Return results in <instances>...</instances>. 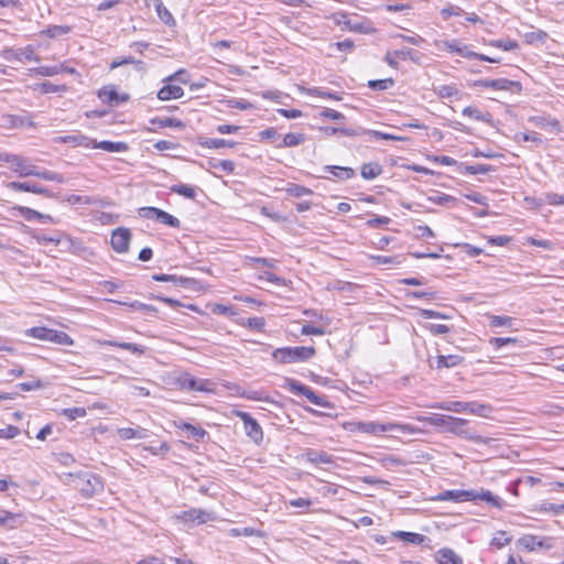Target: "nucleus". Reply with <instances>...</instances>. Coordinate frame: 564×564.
Masks as SVG:
<instances>
[{
    "label": "nucleus",
    "instance_id": "nucleus-28",
    "mask_svg": "<svg viewBox=\"0 0 564 564\" xmlns=\"http://www.w3.org/2000/svg\"><path fill=\"white\" fill-rule=\"evenodd\" d=\"M438 564H463V560L451 549H441L436 553Z\"/></svg>",
    "mask_w": 564,
    "mask_h": 564
},
{
    "label": "nucleus",
    "instance_id": "nucleus-46",
    "mask_svg": "<svg viewBox=\"0 0 564 564\" xmlns=\"http://www.w3.org/2000/svg\"><path fill=\"white\" fill-rule=\"evenodd\" d=\"M158 223L164 224L172 228H180L181 221L175 216L164 212L161 209V213L159 214V217L156 219Z\"/></svg>",
    "mask_w": 564,
    "mask_h": 564
},
{
    "label": "nucleus",
    "instance_id": "nucleus-44",
    "mask_svg": "<svg viewBox=\"0 0 564 564\" xmlns=\"http://www.w3.org/2000/svg\"><path fill=\"white\" fill-rule=\"evenodd\" d=\"M343 19L344 21H339V23H343L349 31L358 33L368 32V28L365 25L364 22L349 20L347 19L346 14H343Z\"/></svg>",
    "mask_w": 564,
    "mask_h": 564
},
{
    "label": "nucleus",
    "instance_id": "nucleus-12",
    "mask_svg": "<svg viewBox=\"0 0 564 564\" xmlns=\"http://www.w3.org/2000/svg\"><path fill=\"white\" fill-rule=\"evenodd\" d=\"M131 232L128 228H117L111 234V246L118 253H124L129 249Z\"/></svg>",
    "mask_w": 564,
    "mask_h": 564
},
{
    "label": "nucleus",
    "instance_id": "nucleus-37",
    "mask_svg": "<svg viewBox=\"0 0 564 564\" xmlns=\"http://www.w3.org/2000/svg\"><path fill=\"white\" fill-rule=\"evenodd\" d=\"M63 141L66 143H74L75 145L84 147V148H93L94 139L86 137L84 134H70L63 138Z\"/></svg>",
    "mask_w": 564,
    "mask_h": 564
},
{
    "label": "nucleus",
    "instance_id": "nucleus-57",
    "mask_svg": "<svg viewBox=\"0 0 564 564\" xmlns=\"http://www.w3.org/2000/svg\"><path fill=\"white\" fill-rule=\"evenodd\" d=\"M86 413L87 412L85 408H68L62 411V414L69 421L76 420L78 417H84Z\"/></svg>",
    "mask_w": 564,
    "mask_h": 564
},
{
    "label": "nucleus",
    "instance_id": "nucleus-49",
    "mask_svg": "<svg viewBox=\"0 0 564 564\" xmlns=\"http://www.w3.org/2000/svg\"><path fill=\"white\" fill-rule=\"evenodd\" d=\"M180 429L187 431L196 441H200L205 435H207V432L204 429L194 426L186 422L182 423Z\"/></svg>",
    "mask_w": 564,
    "mask_h": 564
},
{
    "label": "nucleus",
    "instance_id": "nucleus-30",
    "mask_svg": "<svg viewBox=\"0 0 564 564\" xmlns=\"http://www.w3.org/2000/svg\"><path fill=\"white\" fill-rule=\"evenodd\" d=\"M392 535L411 544H422L426 540V536L423 534L406 531H394Z\"/></svg>",
    "mask_w": 564,
    "mask_h": 564
},
{
    "label": "nucleus",
    "instance_id": "nucleus-13",
    "mask_svg": "<svg viewBox=\"0 0 564 564\" xmlns=\"http://www.w3.org/2000/svg\"><path fill=\"white\" fill-rule=\"evenodd\" d=\"M302 457L306 463L314 466L332 465L335 463L333 455L325 451H317L313 448H307Z\"/></svg>",
    "mask_w": 564,
    "mask_h": 564
},
{
    "label": "nucleus",
    "instance_id": "nucleus-55",
    "mask_svg": "<svg viewBox=\"0 0 564 564\" xmlns=\"http://www.w3.org/2000/svg\"><path fill=\"white\" fill-rule=\"evenodd\" d=\"M15 209L28 221L36 220V217H42V213L25 206H18Z\"/></svg>",
    "mask_w": 564,
    "mask_h": 564
},
{
    "label": "nucleus",
    "instance_id": "nucleus-63",
    "mask_svg": "<svg viewBox=\"0 0 564 564\" xmlns=\"http://www.w3.org/2000/svg\"><path fill=\"white\" fill-rule=\"evenodd\" d=\"M321 117L330 119V120H335V121H341L345 119V116L341 112L334 110V109H329V108H325L321 112Z\"/></svg>",
    "mask_w": 564,
    "mask_h": 564
},
{
    "label": "nucleus",
    "instance_id": "nucleus-64",
    "mask_svg": "<svg viewBox=\"0 0 564 564\" xmlns=\"http://www.w3.org/2000/svg\"><path fill=\"white\" fill-rule=\"evenodd\" d=\"M160 213H161V209H159L156 207H143L140 209V216L148 218V219H153L155 221H156Z\"/></svg>",
    "mask_w": 564,
    "mask_h": 564
},
{
    "label": "nucleus",
    "instance_id": "nucleus-24",
    "mask_svg": "<svg viewBox=\"0 0 564 564\" xmlns=\"http://www.w3.org/2000/svg\"><path fill=\"white\" fill-rule=\"evenodd\" d=\"M473 494L475 496V500H484L497 509H502L505 507V501L499 496L491 494L489 490H473Z\"/></svg>",
    "mask_w": 564,
    "mask_h": 564
},
{
    "label": "nucleus",
    "instance_id": "nucleus-19",
    "mask_svg": "<svg viewBox=\"0 0 564 564\" xmlns=\"http://www.w3.org/2000/svg\"><path fill=\"white\" fill-rule=\"evenodd\" d=\"M98 97L102 102L111 106H118L119 104L129 99L128 95L120 96L112 86H105L99 89Z\"/></svg>",
    "mask_w": 564,
    "mask_h": 564
},
{
    "label": "nucleus",
    "instance_id": "nucleus-15",
    "mask_svg": "<svg viewBox=\"0 0 564 564\" xmlns=\"http://www.w3.org/2000/svg\"><path fill=\"white\" fill-rule=\"evenodd\" d=\"M7 187L15 191V192H29L34 194L44 195L46 197H52L53 194L46 187L40 186L35 183L31 182H10L7 184Z\"/></svg>",
    "mask_w": 564,
    "mask_h": 564
},
{
    "label": "nucleus",
    "instance_id": "nucleus-36",
    "mask_svg": "<svg viewBox=\"0 0 564 564\" xmlns=\"http://www.w3.org/2000/svg\"><path fill=\"white\" fill-rule=\"evenodd\" d=\"M32 176H37L42 180L50 181V182H56V183H64L65 178L62 174L50 171V170H41L39 166H35V173H33Z\"/></svg>",
    "mask_w": 564,
    "mask_h": 564
},
{
    "label": "nucleus",
    "instance_id": "nucleus-3",
    "mask_svg": "<svg viewBox=\"0 0 564 564\" xmlns=\"http://www.w3.org/2000/svg\"><path fill=\"white\" fill-rule=\"evenodd\" d=\"M352 431H358L366 434L378 435L387 432H400L402 434H415L420 430L411 424H402L394 422L377 423V422H356L352 423Z\"/></svg>",
    "mask_w": 564,
    "mask_h": 564
},
{
    "label": "nucleus",
    "instance_id": "nucleus-54",
    "mask_svg": "<svg viewBox=\"0 0 564 564\" xmlns=\"http://www.w3.org/2000/svg\"><path fill=\"white\" fill-rule=\"evenodd\" d=\"M427 199L433 204L442 206L449 204L454 205L457 200L455 197L443 193H437L433 196H430Z\"/></svg>",
    "mask_w": 564,
    "mask_h": 564
},
{
    "label": "nucleus",
    "instance_id": "nucleus-21",
    "mask_svg": "<svg viewBox=\"0 0 564 564\" xmlns=\"http://www.w3.org/2000/svg\"><path fill=\"white\" fill-rule=\"evenodd\" d=\"M152 279L158 282H172L175 285H181L185 289L191 288L194 284V280L191 278H182L174 274L158 273L153 274Z\"/></svg>",
    "mask_w": 564,
    "mask_h": 564
},
{
    "label": "nucleus",
    "instance_id": "nucleus-4",
    "mask_svg": "<svg viewBox=\"0 0 564 564\" xmlns=\"http://www.w3.org/2000/svg\"><path fill=\"white\" fill-rule=\"evenodd\" d=\"M315 356L314 347H282L272 352V358L279 364L303 362Z\"/></svg>",
    "mask_w": 564,
    "mask_h": 564
},
{
    "label": "nucleus",
    "instance_id": "nucleus-33",
    "mask_svg": "<svg viewBox=\"0 0 564 564\" xmlns=\"http://www.w3.org/2000/svg\"><path fill=\"white\" fill-rule=\"evenodd\" d=\"M21 523V514L7 510L0 511V525L13 529Z\"/></svg>",
    "mask_w": 564,
    "mask_h": 564
},
{
    "label": "nucleus",
    "instance_id": "nucleus-56",
    "mask_svg": "<svg viewBox=\"0 0 564 564\" xmlns=\"http://www.w3.org/2000/svg\"><path fill=\"white\" fill-rule=\"evenodd\" d=\"M518 343V339L517 338H511V337H491L489 339V344L495 348V349H500L502 348L503 346L506 345H516Z\"/></svg>",
    "mask_w": 564,
    "mask_h": 564
},
{
    "label": "nucleus",
    "instance_id": "nucleus-50",
    "mask_svg": "<svg viewBox=\"0 0 564 564\" xmlns=\"http://www.w3.org/2000/svg\"><path fill=\"white\" fill-rule=\"evenodd\" d=\"M33 72L40 76H55L63 73V65L40 66L34 68Z\"/></svg>",
    "mask_w": 564,
    "mask_h": 564
},
{
    "label": "nucleus",
    "instance_id": "nucleus-7",
    "mask_svg": "<svg viewBox=\"0 0 564 564\" xmlns=\"http://www.w3.org/2000/svg\"><path fill=\"white\" fill-rule=\"evenodd\" d=\"M518 544L529 552L550 550L553 547V539L527 534L518 540Z\"/></svg>",
    "mask_w": 564,
    "mask_h": 564
},
{
    "label": "nucleus",
    "instance_id": "nucleus-1",
    "mask_svg": "<svg viewBox=\"0 0 564 564\" xmlns=\"http://www.w3.org/2000/svg\"><path fill=\"white\" fill-rule=\"evenodd\" d=\"M417 420L432 426L444 427L447 432L476 444L489 445L495 441L494 438L478 435L473 430L465 429V425L468 423L465 419L445 414H432L430 416H419Z\"/></svg>",
    "mask_w": 564,
    "mask_h": 564
},
{
    "label": "nucleus",
    "instance_id": "nucleus-8",
    "mask_svg": "<svg viewBox=\"0 0 564 564\" xmlns=\"http://www.w3.org/2000/svg\"><path fill=\"white\" fill-rule=\"evenodd\" d=\"M180 386L186 391L214 392L215 384L207 379H196L189 375H184L178 379Z\"/></svg>",
    "mask_w": 564,
    "mask_h": 564
},
{
    "label": "nucleus",
    "instance_id": "nucleus-41",
    "mask_svg": "<svg viewBox=\"0 0 564 564\" xmlns=\"http://www.w3.org/2000/svg\"><path fill=\"white\" fill-rule=\"evenodd\" d=\"M127 64H133L135 69H138V70H143L144 69V63L142 61L134 59L131 56L113 59L110 63V69H115V68H118V67H120L122 65H127Z\"/></svg>",
    "mask_w": 564,
    "mask_h": 564
},
{
    "label": "nucleus",
    "instance_id": "nucleus-2",
    "mask_svg": "<svg viewBox=\"0 0 564 564\" xmlns=\"http://www.w3.org/2000/svg\"><path fill=\"white\" fill-rule=\"evenodd\" d=\"M68 484L73 485L84 497H93L104 489L102 480L99 476L90 471H80L68 474Z\"/></svg>",
    "mask_w": 564,
    "mask_h": 564
},
{
    "label": "nucleus",
    "instance_id": "nucleus-31",
    "mask_svg": "<svg viewBox=\"0 0 564 564\" xmlns=\"http://www.w3.org/2000/svg\"><path fill=\"white\" fill-rule=\"evenodd\" d=\"M324 170L339 180H349L355 176L354 169L347 166L326 165Z\"/></svg>",
    "mask_w": 564,
    "mask_h": 564
},
{
    "label": "nucleus",
    "instance_id": "nucleus-40",
    "mask_svg": "<svg viewBox=\"0 0 564 564\" xmlns=\"http://www.w3.org/2000/svg\"><path fill=\"white\" fill-rule=\"evenodd\" d=\"M305 141V135L303 133H286L282 140V143L279 145L280 148H292L296 147Z\"/></svg>",
    "mask_w": 564,
    "mask_h": 564
},
{
    "label": "nucleus",
    "instance_id": "nucleus-51",
    "mask_svg": "<svg viewBox=\"0 0 564 564\" xmlns=\"http://www.w3.org/2000/svg\"><path fill=\"white\" fill-rule=\"evenodd\" d=\"M286 193L290 196H293V197H303V196L312 195L313 191L310 189L308 187L303 186V185L291 184L286 188Z\"/></svg>",
    "mask_w": 564,
    "mask_h": 564
},
{
    "label": "nucleus",
    "instance_id": "nucleus-20",
    "mask_svg": "<svg viewBox=\"0 0 564 564\" xmlns=\"http://www.w3.org/2000/svg\"><path fill=\"white\" fill-rule=\"evenodd\" d=\"M148 7L153 6L160 20L166 25H174L175 20L172 13L164 7L162 0H144Z\"/></svg>",
    "mask_w": 564,
    "mask_h": 564
},
{
    "label": "nucleus",
    "instance_id": "nucleus-43",
    "mask_svg": "<svg viewBox=\"0 0 564 564\" xmlns=\"http://www.w3.org/2000/svg\"><path fill=\"white\" fill-rule=\"evenodd\" d=\"M371 258L379 265H398L404 260L402 256H372Z\"/></svg>",
    "mask_w": 564,
    "mask_h": 564
},
{
    "label": "nucleus",
    "instance_id": "nucleus-26",
    "mask_svg": "<svg viewBox=\"0 0 564 564\" xmlns=\"http://www.w3.org/2000/svg\"><path fill=\"white\" fill-rule=\"evenodd\" d=\"M128 144L124 142H113V141H96L94 139L93 149L104 150L106 152L115 153V152H126L128 150Z\"/></svg>",
    "mask_w": 564,
    "mask_h": 564
},
{
    "label": "nucleus",
    "instance_id": "nucleus-47",
    "mask_svg": "<svg viewBox=\"0 0 564 564\" xmlns=\"http://www.w3.org/2000/svg\"><path fill=\"white\" fill-rule=\"evenodd\" d=\"M445 47L449 52H455V53L459 54L463 57H467L468 53H474L473 51H469L466 45H462L456 40L445 42Z\"/></svg>",
    "mask_w": 564,
    "mask_h": 564
},
{
    "label": "nucleus",
    "instance_id": "nucleus-22",
    "mask_svg": "<svg viewBox=\"0 0 564 564\" xmlns=\"http://www.w3.org/2000/svg\"><path fill=\"white\" fill-rule=\"evenodd\" d=\"M434 408L454 412V413H469L470 412V402L463 401H443L434 405Z\"/></svg>",
    "mask_w": 564,
    "mask_h": 564
},
{
    "label": "nucleus",
    "instance_id": "nucleus-61",
    "mask_svg": "<svg viewBox=\"0 0 564 564\" xmlns=\"http://www.w3.org/2000/svg\"><path fill=\"white\" fill-rule=\"evenodd\" d=\"M463 116L473 118L477 121H485V116L481 113V111L476 107H466L463 109Z\"/></svg>",
    "mask_w": 564,
    "mask_h": 564
},
{
    "label": "nucleus",
    "instance_id": "nucleus-23",
    "mask_svg": "<svg viewBox=\"0 0 564 564\" xmlns=\"http://www.w3.org/2000/svg\"><path fill=\"white\" fill-rule=\"evenodd\" d=\"M184 95V90L178 85H173L169 83L167 85L163 86L158 91V98L160 100H171V99H177L181 98Z\"/></svg>",
    "mask_w": 564,
    "mask_h": 564
},
{
    "label": "nucleus",
    "instance_id": "nucleus-25",
    "mask_svg": "<svg viewBox=\"0 0 564 564\" xmlns=\"http://www.w3.org/2000/svg\"><path fill=\"white\" fill-rule=\"evenodd\" d=\"M117 435L122 441H129V440H133V438L142 440V438L147 437L148 434H147L145 429H143L141 426H137L135 429H133V427L118 429Z\"/></svg>",
    "mask_w": 564,
    "mask_h": 564
},
{
    "label": "nucleus",
    "instance_id": "nucleus-6",
    "mask_svg": "<svg viewBox=\"0 0 564 564\" xmlns=\"http://www.w3.org/2000/svg\"><path fill=\"white\" fill-rule=\"evenodd\" d=\"M26 334L33 338L55 343L63 346H72L74 340L65 332L46 328L43 326L32 327L26 330Z\"/></svg>",
    "mask_w": 564,
    "mask_h": 564
},
{
    "label": "nucleus",
    "instance_id": "nucleus-35",
    "mask_svg": "<svg viewBox=\"0 0 564 564\" xmlns=\"http://www.w3.org/2000/svg\"><path fill=\"white\" fill-rule=\"evenodd\" d=\"M382 173V166L379 163H365L361 166L360 175L365 180H373Z\"/></svg>",
    "mask_w": 564,
    "mask_h": 564
},
{
    "label": "nucleus",
    "instance_id": "nucleus-34",
    "mask_svg": "<svg viewBox=\"0 0 564 564\" xmlns=\"http://www.w3.org/2000/svg\"><path fill=\"white\" fill-rule=\"evenodd\" d=\"M463 362V357L458 355H440L436 360V368H453Z\"/></svg>",
    "mask_w": 564,
    "mask_h": 564
},
{
    "label": "nucleus",
    "instance_id": "nucleus-16",
    "mask_svg": "<svg viewBox=\"0 0 564 564\" xmlns=\"http://www.w3.org/2000/svg\"><path fill=\"white\" fill-rule=\"evenodd\" d=\"M35 166L29 158L17 154L10 167L20 177H28L35 173Z\"/></svg>",
    "mask_w": 564,
    "mask_h": 564
},
{
    "label": "nucleus",
    "instance_id": "nucleus-29",
    "mask_svg": "<svg viewBox=\"0 0 564 564\" xmlns=\"http://www.w3.org/2000/svg\"><path fill=\"white\" fill-rule=\"evenodd\" d=\"M203 148L207 149H220V148H234L237 143L235 141L216 138H205L199 141Z\"/></svg>",
    "mask_w": 564,
    "mask_h": 564
},
{
    "label": "nucleus",
    "instance_id": "nucleus-14",
    "mask_svg": "<svg viewBox=\"0 0 564 564\" xmlns=\"http://www.w3.org/2000/svg\"><path fill=\"white\" fill-rule=\"evenodd\" d=\"M4 58L9 62L18 61V62H31L39 61L37 55L34 54V50L31 45H28L22 48H10L4 52Z\"/></svg>",
    "mask_w": 564,
    "mask_h": 564
},
{
    "label": "nucleus",
    "instance_id": "nucleus-62",
    "mask_svg": "<svg viewBox=\"0 0 564 564\" xmlns=\"http://www.w3.org/2000/svg\"><path fill=\"white\" fill-rule=\"evenodd\" d=\"M424 327L433 335H443V334H447L451 330L448 326L443 325V324L430 323V324H426Z\"/></svg>",
    "mask_w": 564,
    "mask_h": 564
},
{
    "label": "nucleus",
    "instance_id": "nucleus-45",
    "mask_svg": "<svg viewBox=\"0 0 564 564\" xmlns=\"http://www.w3.org/2000/svg\"><path fill=\"white\" fill-rule=\"evenodd\" d=\"M441 98H452L459 95V90L454 85H441L434 89Z\"/></svg>",
    "mask_w": 564,
    "mask_h": 564
},
{
    "label": "nucleus",
    "instance_id": "nucleus-27",
    "mask_svg": "<svg viewBox=\"0 0 564 564\" xmlns=\"http://www.w3.org/2000/svg\"><path fill=\"white\" fill-rule=\"evenodd\" d=\"M326 135L344 134L346 137H359L366 133L362 128H343V127H325L323 129Z\"/></svg>",
    "mask_w": 564,
    "mask_h": 564
},
{
    "label": "nucleus",
    "instance_id": "nucleus-10",
    "mask_svg": "<svg viewBox=\"0 0 564 564\" xmlns=\"http://www.w3.org/2000/svg\"><path fill=\"white\" fill-rule=\"evenodd\" d=\"M177 519L183 522H196L197 524H203L208 521H214L216 516L212 511L192 508L189 510L183 511L176 516Z\"/></svg>",
    "mask_w": 564,
    "mask_h": 564
},
{
    "label": "nucleus",
    "instance_id": "nucleus-18",
    "mask_svg": "<svg viewBox=\"0 0 564 564\" xmlns=\"http://www.w3.org/2000/svg\"><path fill=\"white\" fill-rule=\"evenodd\" d=\"M529 122L540 129L561 132V123L557 119L550 116H531Z\"/></svg>",
    "mask_w": 564,
    "mask_h": 564
},
{
    "label": "nucleus",
    "instance_id": "nucleus-58",
    "mask_svg": "<svg viewBox=\"0 0 564 564\" xmlns=\"http://www.w3.org/2000/svg\"><path fill=\"white\" fill-rule=\"evenodd\" d=\"M40 89L43 94H53V93L65 91L66 87L64 85L58 86L51 82H44L40 85Z\"/></svg>",
    "mask_w": 564,
    "mask_h": 564
},
{
    "label": "nucleus",
    "instance_id": "nucleus-11",
    "mask_svg": "<svg viewBox=\"0 0 564 564\" xmlns=\"http://www.w3.org/2000/svg\"><path fill=\"white\" fill-rule=\"evenodd\" d=\"M474 86L495 90H513V88L517 90L521 89V84L519 82L509 80L507 78L479 79L474 83Z\"/></svg>",
    "mask_w": 564,
    "mask_h": 564
},
{
    "label": "nucleus",
    "instance_id": "nucleus-5",
    "mask_svg": "<svg viewBox=\"0 0 564 564\" xmlns=\"http://www.w3.org/2000/svg\"><path fill=\"white\" fill-rule=\"evenodd\" d=\"M282 387L295 395L306 397L307 400L315 405L326 409H334V404L332 402L316 394L310 387L301 383L295 379L286 378Z\"/></svg>",
    "mask_w": 564,
    "mask_h": 564
},
{
    "label": "nucleus",
    "instance_id": "nucleus-9",
    "mask_svg": "<svg viewBox=\"0 0 564 564\" xmlns=\"http://www.w3.org/2000/svg\"><path fill=\"white\" fill-rule=\"evenodd\" d=\"M237 416L243 422V430L247 436L256 444H260L263 440V431L260 424L247 412H238Z\"/></svg>",
    "mask_w": 564,
    "mask_h": 564
},
{
    "label": "nucleus",
    "instance_id": "nucleus-42",
    "mask_svg": "<svg viewBox=\"0 0 564 564\" xmlns=\"http://www.w3.org/2000/svg\"><path fill=\"white\" fill-rule=\"evenodd\" d=\"M72 31V28L68 25H51L47 29L42 31V34L47 37L54 39L68 34Z\"/></svg>",
    "mask_w": 564,
    "mask_h": 564
},
{
    "label": "nucleus",
    "instance_id": "nucleus-39",
    "mask_svg": "<svg viewBox=\"0 0 564 564\" xmlns=\"http://www.w3.org/2000/svg\"><path fill=\"white\" fill-rule=\"evenodd\" d=\"M172 193H176L181 196H184L189 199H194L196 197V188L194 186L187 184H175L170 187Z\"/></svg>",
    "mask_w": 564,
    "mask_h": 564
},
{
    "label": "nucleus",
    "instance_id": "nucleus-17",
    "mask_svg": "<svg viewBox=\"0 0 564 564\" xmlns=\"http://www.w3.org/2000/svg\"><path fill=\"white\" fill-rule=\"evenodd\" d=\"M437 501H455V502H463V501H474L475 496L473 494V490H445L441 494H438L435 498Z\"/></svg>",
    "mask_w": 564,
    "mask_h": 564
},
{
    "label": "nucleus",
    "instance_id": "nucleus-53",
    "mask_svg": "<svg viewBox=\"0 0 564 564\" xmlns=\"http://www.w3.org/2000/svg\"><path fill=\"white\" fill-rule=\"evenodd\" d=\"M489 321L492 327H511L514 319L510 316L491 315Z\"/></svg>",
    "mask_w": 564,
    "mask_h": 564
},
{
    "label": "nucleus",
    "instance_id": "nucleus-59",
    "mask_svg": "<svg viewBox=\"0 0 564 564\" xmlns=\"http://www.w3.org/2000/svg\"><path fill=\"white\" fill-rule=\"evenodd\" d=\"M301 334L302 335L322 336V335L325 334V328L324 327H318V326H315V325H312V324H305V325L302 326Z\"/></svg>",
    "mask_w": 564,
    "mask_h": 564
},
{
    "label": "nucleus",
    "instance_id": "nucleus-38",
    "mask_svg": "<svg viewBox=\"0 0 564 564\" xmlns=\"http://www.w3.org/2000/svg\"><path fill=\"white\" fill-rule=\"evenodd\" d=\"M494 409L488 403H479L477 401L470 402V414L478 415L481 417H489Z\"/></svg>",
    "mask_w": 564,
    "mask_h": 564
},
{
    "label": "nucleus",
    "instance_id": "nucleus-60",
    "mask_svg": "<svg viewBox=\"0 0 564 564\" xmlns=\"http://www.w3.org/2000/svg\"><path fill=\"white\" fill-rule=\"evenodd\" d=\"M545 202L549 205L564 206V194L546 193L545 194Z\"/></svg>",
    "mask_w": 564,
    "mask_h": 564
},
{
    "label": "nucleus",
    "instance_id": "nucleus-32",
    "mask_svg": "<svg viewBox=\"0 0 564 564\" xmlns=\"http://www.w3.org/2000/svg\"><path fill=\"white\" fill-rule=\"evenodd\" d=\"M151 123L156 126L158 128H184L185 124L182 120L170 117H155L151 119Z\"/></svg>",
    "mask_w": 564,
    "mask_h": 564
},
{
    "label": "nucleus",
    "instance_id": "nucleus-52",
    "mask_svg": "<svg viewBox=\"0 0 564 564\" xmlns=\"http://www.w3.org/2000/svg\"><path fill=\"white\" fill-rule=\"evenodd\" d=\"M394 85V80L392 78L386 79H372L368 82V87L372 90H387Z\"/></svg>",
    "mask_w": 564,
    "mask_h": 564
},
{
    "label": "nucleus",
    "instance_id": "nucleus-48",
    "mask_svg": "<svg viewBox=\"0 0 564 564\" xmlns=\"http://www.w3.org/2000/svg\"><path fill=\"white\" fill-rule=\"evenodd\" d=\"M490 171H492V167L490 165L474 164V165H464L462 172L464 174L476 175V174H486Z\"/></svg>",
    "mask_w": 564,
    "mask_h": 564
}]
</instances>
